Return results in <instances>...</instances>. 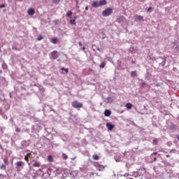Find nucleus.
Returning a JSON list of instances; mask_svg holds the SVG:
<instances>
[{
  "label": "nucleus",
  "mask_w": 179,
  "mask_h": 179,
  "mask_svg": "<svg viewBox=\"0 0 179 179\" xmlns=\"http://www.w3.org/2000/svg\"><path fill=\"white\" fill-rule=\"evenodd\" d=\"M72 107H73V108H82L83 104L78 101H74L72 102Z\"/></svg>",
  "instance_id": "nucleus-1"
},
{
  "label": "nucleus",
  "mask_w": 179,
  "mask_h": 179,
  "mask_svg": "<svg viewBox=\"0 0 179 179\" xmlns=\"http://www.w3.org/2000/svg\"><path fill=\"white\" fill-rule=\"evenodd\" d=\"M113 13V8H108L105 10L103 11L102 15L103 16H110Z\"/></svg>",
  "instance_id": "nucleus-2"
},
{
  "label": "nucleus",
  "mask_w": 179,
  "mask_h": 179,
  "mask_svg": "<svg viewBox=\"0 0 179 179\" xmlns=\"http://www.w3.org/2000/svg\"><path fill=\"white\" fill-rule=\"evenodd\" d=\"M94 166L99 171H103V169H106V166L104 165H101L99 164V162H96Z\"/></svg>",
  "instance_id": "nucleus-3"
},
{
  "label": "nucleus",
  "mask_w": 179,
  "mask_h": 179,
  "mask_svg": "<svg viewBox=\"0 0 179 179\" xmlns=\"http://www.w3.org/2000/svg\"><path fill=\"white\" fill-rule=\"evenodd\" d=\"M31 159H33V155H31V153H29L24 157V160H26L27 163L31 162Z\"/></svg>",
  "instance_id": "nucleus-4"
},
{
  "label": "nucleus",
  "mask_w": 179,
  "mask_h": 179,
  "mask_svg": "<svg viewBox=\"0 0 179 179\" xmlns=\"http://www.w3.org/2000/svg\"><path fill=\"white\" fill-rule=\"evenodd\" d=\"M59 55H58V52L55 50L53 52H52L51 53V57L52 58V59H57V58H58Z\"/></svg>",
  "instance_id": "nucleus-5"
},
{
  "label": "nucleus",
  "mask_w": 179,
  "mask_h": 179,
  "mask_svg": "<svg viewBox=\"0 0 179 179\" xmlns=\"http://www.w3.org/2000/svg\"><path fill=\"white\" fill-rule=\"evenodd\" d=\"M115 126L114 124H112L110 122H108L106 123V127L108 128V129L109 131H113V128L115 127Z\"/></svg>",
  "instance_id": "nucleus-6"
},
{
  "label": "nucleus",
  "mask_w": 179,
  "mask_h": 179,
  "mask_svg": "<svg viewBox=\"0 0 179 179\" xmlns=\"http://www.w3.org/2000/svg\"><path fill=\"white\" fill-rule=\"evenodd\" d=\"M92 6L93 8H99V6H100V2L99 1H94L92 4Z\"/></svg>",
  "instance_id": "nucleus-7"
},
{
  "label": "nucleus",
  "mask_w": 179,
  "mask_h": 179,
  "mask_svg": "<svg viewBox=\"0 0 179 179\" xmlns=\"http://www.w3.org/2000/svg\"><path fill=\"white\" fill-rule=\"evenodd\" d=\"M36 13V10H34V8H30L28 10V15H30V16H33Z\"/></svg>",
  "instance_id": "nucleus-8"
},
{
  "label": "nucleus",
  "mask_w": 179,
  "mask_h": 179,
  "mask_svg": "<svg viewBox=\"0 0 179 179\" xmlns=\"http://www.w3.org/2000/svg\"><path fill=\"white\" fill-rule=\"evenodd\" d=\"M104 115L105 117H110L111 115V110L106 109L104 112Z\"/></svg>",
  "instance_id": "nucleus-9"
},
{
  "label": "nucleus",
  "mask_w": 179,
  "mask_h": 179,
  "mask_svg": "<svg viewBox=\"0 0 179 179\" xmlns=\"http://www.w3.org/2000/svg\"><path fill=\"white\" fill-rule=\"evenodd\" d=\"M31 164H32V166H34V167H40V163H38L34 160H33L31 162Z\"/></svg>",
  "instance_id": "nucleus-10"
},
{
  "label": "nucleus",
  "mask_w": 179,
  "mask_h": 179,
  "mask_svg": "<svg viewBox=\"0 0 179 179\" xmlns=\"http://www.w3.org/2000/svg\"><path fill=\"white\" fill-rule=\"evenodd\" d=\"M104 5H107V1L101 0L99 1V6H103Z\"/></svg>",
  "instance_id": "nucleus-11"
},
{
  "label": "nucleus",
  "mask_w": 179,
  "mask_h": 179,
  "mask_svg": "<svg viewBox=\"0 0 179 179\" xmlns=\"http://www.w3.org/2000/svg\"><path fill=\"white\" fill-rule=\"evenodd\" d=\"M129 51L131 54H135L136 52V50L135 49L134 47H131L129 48Z\"/></svg>",
  "instance_id": "nucleus-12"
},
{
  "label": "nucleus",
  "mask_w": 179,
  "mask_h": 179,
  "mask_svg": "<svg viewBox=\"0 0 179 179\" xmlns=\"http://www.w3.org/2000/svg\"><path fill=\"white\" fill-rule=\"evenodd\" d=\"M126 107H127V108L128 110H131V109L132 108V103H127L126 104Z\"/></svg>",
  "instance_id": "nucleus-13"
},
{
  "label": "nucleus",
  "mask_w": 179,
  "mask_h": 179,
  "mask_svg": "<svg viewBox=\"0 0 179 179\" xmlns=\"http://www.w3.org/2000/svg\"><path fill=\"white\" fill-rule=\"evenodd\" d=\"M48 162H50V163H52V162H54V159L52 158V156H51V155H49L48 157Z\"/></svg>",
  "instance_id": "nucleus-14"
},
{
  "label": "nucleus",
  "mask_w": 179,
  "mask_h": 179,
  "mask_svg": "<svg viewBox=\"0 0 179 179\" xmlns=\"http://www.w3.org/2000/svg\"><path fill=\"white\" fill-rule=\"evenodd\" d=\"M170 129H171L172 131L174 129H177V125L172 124L170 127Z\"/></svg>",
  "instance_id": "nucleus-15"
},
{
  "label": "nucleus",
  "mask_w": 179,
  "mask_h": 179,
  "mask_svg": "<svg viewBox=\"0 0 179 179\" xmlns=\"http://www.w3.org/2000/svg\"><path fill=\"white\" fill-rule=\"evenodd\" d=\"M131 78H136V76H137L136 71H131Z\"/></svg>",
  "instance_id": "nucleus-16"
},
{
  "label": "nucleus",
  "mask_w": 179,
  "mask_h": 179,
  "mask_svg": "<svg viewBox=\"0 0 179 179\" xmlns=\"http://www.w3.org/2000/svg\"><path fill=\"white\" fill-rule=\"evenodd\" d=\"M92 158L94 160H99V159H100V157H99V155L94 154L93 156H92Z\"/></svg>",
  "instance_id": "nucleus-17"
},
{
  "label": "nucleus",
  "mask_w": 179,
  "mask_h": 179,
  "mask_svg": "<svg viewBox=\"0 0 179 179\" xmlns=\"http://www.w3.org/2000/svg\"><path fill=\"white\" fill-rule=\"evenodd\" d=\"M57 41L58 39L57 38H54L52 39L51 43H52V44H57Z\"/></svg>",
  "instance_id": "nucleus-18"
},
{
  "label": "nucleus",
  "mask_w": 179,
  "mask_h": 179,
  "mask_svg": "<svg viewBox=\"0 0 179 179\" xmlns=\"http://www.w3.org/2000/svg\"><path fill=\"white\" fill-rule=\"evenodd\" d=\"M99 66L101 69H103V68L106 66V62H101Z\"/></svg>",
  "instance_id": "nucleus-19"
},
{
  "label": "nucleus",
  "mask_w": 179,
  "mask_h": 179,
  "mask_svg": "<svg viewBox=\"0 0 179 179\" xmlns=\"http://www.w3.org/2000/svg\"><path fill=\"white\" fill-rule=\"evenodd\" d=\"M1 116L3 120H8V116L6 114H4L3 113H1Z\"/></svg>",
  "instance_id": "nucleus-20"
},
{
  "label": "nucleus",
  "mask_w": 179,
  "mask_h": 179,
  "mask_svg": "<svg viewBox=\"0 0 179 179\" xmlns=\"http://www.w3.org/2000/svg\"><path fill=\"white\" fill-rule=\"evenodd\" d=\"M0 169L1 170H6V166H5L4 164H2L1 166H0Z\"/></svg>",
  "instance_id": "nucleus-21"
},
{
  "label": "nucleus",
  "mask_w": 179,
  "mask_h": 179,
  "mask_svg": "<svg viewBox=\"0 0 179 179\" xmlns=\"http://www.w3.org/2000/svg\"><path fill=\"white\" fill-rule=\"evenodd\" d=\"M53 3H55L56 5H58L61 2V0H52Z\"/></svg>",
  "instance_id": "nucleus-22"
},
{
  "label": "nucleus",
  "mask_w": 179,
  "mask_h": 179,
  "mask_svg": "<svg viewBox=\"0 0 179 179\" xmlns=\"http://www.w3.org/2000/svg\"><path fill=\"white\" fill-rule=\"evenodd\" d=\"M22 162H17L16 163L17 167H22Z\"/></svg>",
  "instance_id": "nucleus-23"
},
{
  "label": "nucleus",
  "mask_w": 179,
  "mask_h": 179,
  "mask_svg": "<svg viewBox=\"0 0 179 179\" xmlns=\"http://www.w3.org/2000/svg\"><path fill=\"white\" fill-rule=\"evenodd\" d=\"M62 157L64 160H66L68 159V155H66V154H65V153H63Z\"/></svg>",
  "instance_id": "nucleus-24"
},
{
  "label": "nucleus",
  "mask_w": 179,
  "mask_h": 179,
  "mask_svg": "<svg viewBox=\"0 0 179 179\" xmlns=\"http://www.w3.org/2000/svg\"><path fill=\"white\" fill-rule=\"evenodd\" d=\"M66 15L69 17H71L72 16V11L71 10L68 11Z\"/></svg>",
  "instance_id": "nucleus-25"
},
{
  "label": "nucleus",
  "mask_w": 179,
  "mask_h": 179,
  "mask_svg": "<svg viewBox=\"0 0 179 179\" xmlns=\"http://www.w3.org/2000/svg\"><path fill=\"white\" fill-rule=\"evenodd\" d=\"M71 24H76V21L73 19L70 20Z\"/></svg>",
  "instance_id": "nucleus-26"
},
{
  "label": "nucleus",
  "mask_w": 179,
  "mask_h": 179,
  "mask_svg": "<svg viewBox=\"0 0 179 179\" xmlns=\"http://www.w3.org/2000/svg\"><path fill=\"white\" fill-rule=\"evenodd\" d=\"M43 38H44V37H43L41 35H40V36L38 37L37 40H38V41H41V40H43Z\"/></svg>",
  "instance_id": "nucleus-27"
},
{
  "label": "nucleus",
  "mask_w": 179,
  "mask_h": 179,
  "mask_svg": "<svg viewBox=\"0 0 179 179\" xmlns=\"http://www.w3.org/2000/svg\"><path fill=\"white\" fill-rule=\"evenodd\" d=\"M157 142H158L157 138H155L152 141V143L153 145H157Z\"/></svg>",
  "instance_id": "nucleus-28"
},
{
  "label": "nucleus",
  "mask_w": 179,
  "mask_h": 179,
  "mask_svg": "<svg viewBox=\"0 0 179 179\" xmlns=\"http://www.w3.org/2000/svg\"><path fill=\"white\" fill-rule=\"evenodd\" d=\"M137 19H138V20H143V16L138 15Z\"/></svg>",
  "instance_id": "nucleus-29"
},
{
  "label": "nucleus",
  "mask_w": 179,
  "mask_h": 179,
  "mask_svg": "<svg viewBox=\"0 0 179 179\" xmlns=\"http://www.w3.org/2000/svg\"><path fill=\"white\" fill-rule=\"evenodd\" d=\"M3 134V128L0 127V135H2Z\"/></svg>",
  "instance_id": "nucleus-30"
},
{
  "label": "nucleus",
  "mask_w": 179,
  "mask_h": 179,
  "mask_svg": "<svg viewBox=\"0 0 179 179\" xmlns=\"http://www.w3.org/2000/svg\"><path fill=\"white\" fill-rule=\"evenodd\" d=\"M6 177V175H3L2 173L0 174V178H5Z\"/></svg>",
  "instance_id": "nucleus-31"
},
{
  "label": "nucleus",
  "mask_w": 179,
  "mask_h": 179,
  "mask_svg": "<svg viewBox=\"0 0 179 179\" xmlns=\"http://www.w3.org/2000/svg\"><path fill=\"white\" fill-rule=\"evenodd\" d=\"M2 68H3V69H6V68H8V66H6V64H3L2 65Z\"/></svg>",
  "instance_id": "nucleus-32"
},
{
  "label": "nucleus",
  "mask_w": 179,
  "mask_h": 179,
  "mask_svg": "<svg viewBox=\"0 0 179 179\" xmlns=\"http://www.w3.org/2000/svg\"><path fill=\"white\" fill-rule=\"evenodd\" d=\"M2 8H5V4H1L0 5V9Z\"/></svg>",
  "instance_id": "nucleus-33"
},
{
  "label": "nucleus",
  "mask_w": 179,
  "mask_h": 179,
  "mask_svg": "<svg viewBox=\"0 0 179 179\" xmlns=\"http://www.w3.org/2000/svg\"><path fill=\"white\" fill-rule=\"evenodd\" d=\"M152 9H153V8L149 7L148 9V12H150V10H152Z\"/></svg>",
  "instance_id": "nucleus-34"
},
{
  "label": "nucleus",
  "mask_w": 179,
  "mask_h": 179,
  "mask_svg": "<svg viewBox=\"0 0 179 179\" xmlns=\"http://www.w3.org/2000/svg\"><path fill=\"white\" fill-rule=\"evenodd\" d=\"M2 114H3V110L2 108H0V115H1Z\"/></svg>",
  "instance_id": "nucleus-35"
},
{
  "label": "nucleus",
  "mask_w": 179,
  "mask_h": 179,
  "mask_svg": "<svg viewBox=\"0 0 179 179\" xmlns=\"http://www.w3.org/2000/svg\"><path fill=\"white\" fill-rule=\"evenodd\" d=\"M15 131H16V132H20V129L17 128V129H15Z\"/></svg>",
  "instance_id": "nucleus-36"
},
{
  "label": "nucleus",
  "mask_w": 179,
  "mask_h": 179,
  "mask_svg": "<svg viewBox=\"0 0 179 179\" xmlns=\"http://www.w3.org/2000/svg\"><path fill=\"white\" fill-rule=\"evenodd\" d=\"M64 71H65L66 73H68V72H69V69H64Z\"/></svg>",
  "instance_id": "nucleus-37"
},
{
  "label": "nucleus",
  "mask_w": 179,
  "mask_h": 179,
  "mask_svg": "<svg viewBox=\"0 0 179 179\" xmlns=\"http://www.w3.org/2000/svg\"><path fill=\"white\" fill-rule=\"evenodd\" d=\"M153 155H155L156 156V155H157V152H155L152 154H151V156H153Z\"/></svg>",
  "instance_id": "nucleus-38"
},
{
  "label": "nucleus",
  "mask_w": 179,
  "mask_h": 179,
  "mask_svg": "<svg viewBox=\"0 0 179 179\" xmlns=\"http://www.w3.org/2000/svg\"><path fill=\"white\" fill-rule=\"evenodd\" d=\"M157 157H154L152 162H157Z\"/></svg>",
  "instance_id": "nucleus-39"
},
{
  "label": "nucleus",
  "mask_w": 179,
  "mask_h": 179,
  "mask_svg": "<svg viewBox=\"0 0 179 179\" xmlns=\"http://www.w3.org/2000/svg\"><path fill=\"white\" fill-rule=\"evenodd\" d=\"M78 45H80V47H82V42H78Z\"/></svg>",
  "instance_id": "nucleus-40"
},
{
  "label": "nucleus",
  "mask_w": 179,
  "mask_h": 179,
  "mask_svg": "<svg viewBox=\"0 0 179 179\" xmlns=\"http://www.w3.org/2000/svg\"><path fill=\"white\" fill-rule=\"evenodd\" d=\"M82 50H83V51H85L86 50V48L85 46H83Z\"/></svg>",
  "instance_id": "nucleus-41"
},
{
  "label": "nucleus",
  "mask_w": 179,
  "mask_h": 179,
  "mask_svg": "<svg viewBox=\"0 0 179 179\" xmlns=\"http://www.w3.org/2000/svg\"><path fill=\"white\" fill-rule=\"evenodd\" d=\"M85 10H89V6L85 7Z\"/></svg>",
  "instance_id": "nucleus-42"
},
{
  "label": "nucleus",
  "mask_w": 179,
  "mask_h": 179,
  "mask_svg": "<svg viewBox=\"0 0 179 179\" xmlns=\"http://www.w3.org/2000/svg\"><path fill=\"white\" fill-rule=\"evenodd\" d=\"M65 69H65L64 67H62V71H65Z\"/></svg>",
  "instance_id": "nucleus-43"
},
{
  "label": "nucleus",
  "mask_w": 179,
  "mask_h": 179,
  "mask_svg": "<svg viewBox=\"0 0 179 179\" xmlns=\"http://www.w3.org/2000/svg\"><path fill=\"white\" fill-rule=\"evenodd\" d=\"M9 96H10V99H12V94L10 93Z\"/></svg>",
  "instance_id": "nucleus-44"
},
{
  "label": "nucleus",
  "mask_w": 179,
  "mask_h": 179,
  "mask_svg": "<svg viewBox=\"0 0 179 179\" xmlns=\"http://www.w3.org/2000/svg\"><path fill=\"white\" fill-rule=\"evenodd\" d=\"M76 19H77L76 16L73 17V20H76Z\"/></svg>",
  "instance_id": "nucleus-45"
},
{
  "label": "nucleus",
  "mask_w": 179,
  "mask_h": 179,
  "mask_svg": "<svg viewBox=\"0 0 179 179\" xmlns=\"http://www.w3.org/2000/svg\"><path fill=\"white\" fill-rule=\"evenodd\" d=\"M177 139L179 141V135L178 136Z\"/></svg>",
  "instance_id": "nucleus-46"
},
{
  "label": "nucleus",
  "mask_w": 179,
  "mask_h": 179,
  "mask_svg": "<svg viewBox=\"0 0 179 179\" xmlns=\"http://www.w3.org/2000/svg\"><path fill=\"white\" fill-rule=\"evenodd\" d=\"M75 159H76V157H74V158H71L72 160H74Z\"/></svg>",
  "instance_id": "nucleus-47"
},
{
  "label": "nucleus",
  "mask_w": 179,
  "mask_h": 179,
  "mask_svg": "<svg viewBox=\"0 0 179 179\" xmlns=\"http://www.w3.org/2000/svg\"><path fill=\"white\" fill-rule=\"evenodd\" d=\"M4 163H6V159H3Z\"/></svg>",
  "instance_id": "nucleus-48"
},
{
  "label": "nucleus",
  "mask_w": 179,
  "mask_h": 179,
  "mask_svg": "<svg viewBox=\"0 0 179 179\" xmlns=\"http://www.w3.org/2000/svg\"><path fill=\"white\" fill-rule=\"evenodd\" d=\"M166 157H170V155H166Z\"/></svg>",
  "instance_id": "nucleus-49"
},
{
  "label": "nucleus",
  "mask_w": 179,
  "mask_h": 179,
  "mask_svg": "<svg viewBox=\"0 0 179 179\" xmlns=\"http://www.w3.org/2000/svg\"><path fill=\"white\" fill-rule=\"evenodd\" d=\"M0 73H2V70L0 69Z\"/></svg>",
  "instance_id": "nucleus-50"
},
{
  "label": "nucleus",
  "mask_w": 179,
  "mask_h": 179,
  "mask_svg": "<svg viewBox=\"0 0 179 179\" xmlns=\"http://www.w3.org/2000/svg\"><path fill=\"white\" fill-rule=\"evenodd\" d=\"M97 50H98V51H100V48H97Z\"/></svg>",
  "instance_id": "nucleus-51"
},
{
  "label": "nucleus",
  "mask_w": 179,
  "mask_h": 179,
  "mask_svg": "<svg viewBox=\"0 0 179 179\" xmlns=\"http://www.w3.org/2000/svg\"><path fill=\"white\" fill-rule=\"evenodd\" d=\"M76 3H77V5H78V1H76Z\"/></svg>",
  "instance_id": "nucleus-52"
},
{
  "label": "nucleus",
  "mask_w": 179,
  "mask_h": 179,
  "mask_svg": "<svg viewBox=\"0 0 179 179\" xmlns=\"http://www.w3.org/2000/svg\"><path fill=\"white\" fill-rule=\"evenodd\" d=\"M13 49H15V48H14V47H13Z\"/></svg>",
  "instance_id": "nucleus-53"
}]
</instances>
